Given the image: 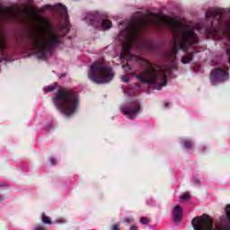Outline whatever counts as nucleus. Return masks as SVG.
I'll return each mask as SVG.
<instances>
[{"mask_svg": "<svg viewBox=\"0 0 230 230\" xmlns=\"http://www.w3.org/2000/svg\"><path fill=\"white\" fill-rule=\"evenodd\" d=\"M42 10L43 12L46 10L58 12L61 21L58 24L53 25L48 17L40 16L41 37H32L28 43V48L40 60H49L53 57L55 49L64 44V37L69 33L71 23H69L67 7L62 4H57L54 6L44 5Z\"/></svg>", "mask_w": 230, "mask_h": 230, "instance_id": "nucleus-1", "label": "nucleus"}, {"mask_svg": "<svg viewBox=\"0 0 230 230\" xmlns=\"http://www.w3.org/2000/svg\"><path fill=\"white\" fill-rule=\"evenodd\" d=\"M185 148H190V142L185 143Z\"/></svg>", "mask_w": 230, "mask_h": 230, "instance_id": "nucleus-20", "label": "nucleus"}, {"mask_svg": "<svg viewBox=\"0 0 230 230\" xmlns=\"http://www.w3.org/2000/svg\"><path fill=\"white\" fill-rule=\"evenodd\" d=\"M1 10H4V6H1Z\"/></svg>", "mask_w": 230, "mask_h": 230, "instance_id": "nucleus-27", "label": "nucleus"}, {"mask_svg": "<svg viewBox=\"0 0 230 230\" xmlns=\"http://www.w3.org/2000/svg\"><path fill=\"white\" fill-rule=\"evenodd\" d=\"M66 76V74H62L60 78H64Z\"/></svg>", "mask_w": 230, "mask_h": 230, "instance_id": "nucleus-25", "label": "nucleus"}, {"mask_svg": "<svg viewBox=\"0 0 230 230\" xmlns=\"http://www.w3.org/2000/svg\"><path fill=\"white\" fill-rule=\"evenodd\" d=\"M229 79V71L222 68H215L210 73V82L212 84L217 85L222 84Z\"/></svg>", "mask_w": 230, "mask_h": 230, "instance_id": "nucleus-7", "label": "nucleus"}, {"mask_svg": "<svg viewBox=\"0 0 230 230\" xmlns=\"http://www.w3.org/2000/svg\"><path fill=\"white\" fill-rule=\"evenodd\" d=\"M41 221L43 224H51V219L44 214L42 215Z\"/></svg>", "mask_w": 230, "mask_h": 230, "instance_id": "nucleus-12", "label": "nucleus"}, {"mask_svg": "<svg viewBox=\"0 0 230 230\" xmlns=\"http://www.w3.org/2000/svg\"><path fill=\"white\" fill-rule=\"evenodd\" d=\"M153 89H156L157 91H161V88H153Z\"/></svg>", "mask_w": 230, "mask_h": 230, "instance_id": "nucleus-26", "label": "nucleus"}, {"mask_svg": "<svg viewBox=\"0 0 230 230\" xmlns=\"http://www.w3.org/2000/svg\"><path fill=\"white\" fill-rule=\"evenodd\" d=\"M152 24H159V22L149 18H131L126 20L119 24L120 32L116 38L121 46V51L124 54H120L119 60H127L132 48H139V46H145L148 51L155 49V45L154 42L146 40L143 37L145 29Z\"/></svg>", "mask_w": 230, "mask_h": 230, "instance_id": "nucleus-2", "label": "nucleus"}, {"mask_svg": "<svg viewBox=\"0 0 230 230\" xmlns=\"http://www.w3.org/2000/svg\"><path fill=\"white\" fill-rule=\"evenodd\" d=\"M165 107H168V103H165Z\"/></svg>", "mask_w": 230, "mask_h": 230, "instance_id": "nucleus-28", "label": "nucleus"}, {"mask_svg": "<svg viewBox=\"0 0 230 230\" xmlns=\"http://www.w3.org/2000/svg\"><path fill=\"white\" fill-rule=\"evenodd\" d=\"M83 21H84L88 26H92V28L99 30L100 31H107V30L112 28V22L106 19L105 16L98 11L86 13Z\"/></svg>", "mask_w": 230, "mask_h": 230, "instance_id": "nucleus-5", "label": "nucleus"}, {"mask_svg": "<svg viewBox=\"0 0 230 230\" xmlns=\"http://www.w3.org/2000/svg\"><path fill=\"white\" fill-rule=\"evenodd\" d=\"M121 81L124 82V84H128V75H122Z\"/></svg>", "mask_w": 230, "mask_h": 230, "instance_id": "nucleus-16", "label": "nucleus"}, {"mask_svg": "<svg viewBox=\"0 0 230 230\" xmlns=\"http://www.w3.org/2000/svg\"><path fill=\"white\" fill-rule=\"evenodd\" d=\"M79 97L78 93L71 91H66L64 88L58 90L57 95L54 98V105L62 112H65V116L69 118L76 112V107H78Z\"/></svg>", "mask_w": 230, "mask_h": 230, "instance_id": "nucleus-3", "label": "nucleus"}, {"mask_svg": "<svg viewBox=\"0 0 230 230\" xmlns=\"http://www.w3.org/2000/svg\"><path fill=\"white\" fill-rule=\"evenodd\" d=\"M140 223L143 225H146V224H148V220H146V217H142L140 219Z\"/></svg>", "mask_w": 230, "mask_h": 230, "instance_id": "nucleus-17", "label": "nucleus"}, {"mask_svg": "<svg viewBox=\"0 0 230 230\" xmlns=\"http://www.w3.org/2000/svg\"><path fill=\"white\" fill-rule=\"evenodd\" d=\"M111 230H119V227L118 226V225H113L111 226Z\"/></svg>", "mask_w": 230, "mask_h": 230, "instance_id": "nucleus-19", "label": "nucleus"}, {"mask_svg": "<svg viewBox=\"0 0 230 230\" xmlns=\"http://www.w3.org/2000/svg\"><path fill=\"white\" fill-rule=\"evenodd\" d=\"M173 214L172 218L174 222H179L181 220V217H182V207L174 205L172 207Z\"/></svg>", "mask_w": 230, "mask_h": 230, "instance_id": "nucleus-10", "label": "nucleus"}, {"mask_svg": "<svg viewBox=\"0 0 230 230\" xmlns=\"http://www.w3.org/2000/svg\"><path fill=\"white\" fill-rule=\"evenodd\" d=\"M2 17L8 22H13V21H17V16H15L13 13H3Z\"/></svg>", "mask_w": 230, "mask_h": 230, "instance_id": "nucleus-11", "label": "nucleus"}, {"mask_svg": "<svg viewBox=\"0 0 230 230\" xmlns=\"http://www.w3.org/2000/svg\"><path fill=\"white\" fill-rule=\"evenodd\" d=\"M50 163H51L52 164H55V160H54V159L50 160Z\"/></svg>", "mask_w": 230, "mask_h": 230, "instance_id": "nucleus-24", "label": "nucleus"}, {"mask_svg": "<svg viewBox=\"0 0 230 230\" xmlns=\"http://www.w3.org/2000/svg\"><path fill=\"white\" fill-rule=\"evenodd\" d=\"M226 55H227V58H228V62L230 63V48L226 49Z\"/></svg>", "mask_w": 230, "mask_h": 230, "instance_id": "nucleus-18", "label": "nucleus"}, {"mask_svg": "<svg viewBox=\"0 0 230 230\" xmlns=\"http://www.w3.org/2000/svg\"><path fill=\"white\" fill-rule=\"evenodd\" d=\"M226 13H230V8L226 9Z\"/></svg>", "mask_w": 230, "mask_h": 230, "instance_id": "nucleus-22", "label": "nucleus"}, {"mask_svg": "<svg viewBox=\"0 0 230 230\" xmlns=\"http://www.w3.org/2000/svg\"><path fill=\"white\" fill-rule=\"evenodd\" d=\"M191 226L194 230H215L213 220L208 215L194 217Z\"/></svg>", "mask_w": 230, "mask_h": 230, "instance_id": "nucleus-6", "label": "nucleus"}, {"mask_svg": "<svg viewBox=\"0 0 230 230\" xmlns=\"http://www.w3.org/2000/svg\"><path fill=\"white\" fill-rule=\"evenodd\" d=\"M127 66L125 64L122 65V69H126Z\"/></svg>", "mask_w": 230, "mask_h": 230, "instance_id": "nucleus-23", "label": "nucleus"}, {"mask_svg": "<svg viewBox=\"0 0 230 230\" xmlns=\"http://www.w3.org/2000/svg\"><path fill=\"white\" fill-rule=\"evenodd\" d=\"M180 199L182 201H187V200H190V199H191V195H190L189 193H185L181 195Z\"/></svg>", "mask_w": 230, "mask_h": 230, "instance_id": "nucleus-13", "label": "nucleus"}, {"mask_svg": "<svg viewBox=\"0 0 230 230\" xmlns=\"http://www.w3.org/2000/svg\"><path fill=\"white\" fill-rule=\"evenodd\" d=\"M6 38L0 34V62H3V58H7L10 56L6 52Z\"/></svg>", "mask_w": 230, "mask_h": 230, "instance_id": "nucleus-9", "label": "nucleus"}, {"mask_svg": "<svg viewBox=\"0 0 230 230\" xmlns=\"http://www.w3.org/2000/svg\"><path fill=\"white\" fill-rule=\"evenodd\" d=\"M55 91V87H47L43 89V92L45 93H53Z\"/></svg>", "mask_w": 230, "mask_h": 230, "instance_id": "nucleus-14", "label": "nucleus"}, {"mask_svg": "<svg viewBox=\"0 0 230 230\" xmlns=\"http://www.w3.org/2000/svg\"><path fill=\"white\" fill-rule=\"evenodd\" d=\"M226 217L230 218V205H227L226 207Z\"/></svg>", "mask_w": 230, "mask_h": 230, "instance_id": "nucleus-15", "label": "nucleus"}, {"mask_svg": "<svg viewBox=\"0 0 230 230\" xmlns=\"http://www.w3.org/2000/svg\"><path fill=\"white\" fill-rule=\"evenodd\" d=\"M36 230H42V226H36V228H35Z\"/></svg>", "mask_w": 230, "mask_h": 230, "instance_id": "nucleus-21", "label": "nucleus"}, {"mask_svg": "<svg viewBox=\"0 0 230 230\" xmlns=\"http://www.w3.org/2000/svg\"><path fill=\"white\" fill-rule=\"evenodd\" d=\"M129 108L130 110L127 109L125 106H122L120 110H121V112H123L125 116H127V118H129L130 119H132L136 118V114L139 112V102L131 103L129 105Z\"/></svg>", "mask_w": 230, "mask_h": 230, "instance_id": "nucleus-8", "label": "nucleus"}, {"mask_svg": "<svg viewBox=\"0 0 230 230\" xmlns=\"http://www.w3.org/2000/svg\"><path fill=\"white\" fill-rule=\"evenodd\" d=\"M88 77L93 84H109L114 78L112 67L107 66L103 59L95 61L91 66Z\"/></svg>", "mask_w": 230, "mask_h": 230, "instance_id": "nucleus-4", "label": "nucleus"}]
</instances>
